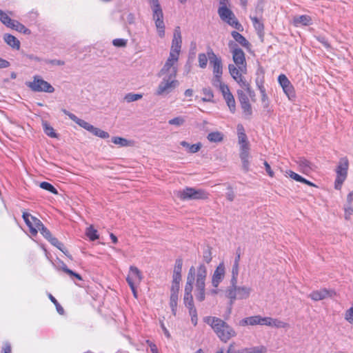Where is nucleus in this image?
<instances>
[{
  "mask_svg": "<svg viewBox=\"0 0 353 353\" xmlns=\"http://www.w3.org/2000/svg\"><path fill=\"white\" fill-rule=\"evenodd\" d=\"M27 57L30 60L37 61V62H43V60H44V59H43L37 56H35L34 54H28V55H27Z\"/></svg>",
  "mask_w": 353,
  "mask_h": 353,
  "instance_id": "nucleus-64",
  "label": "nucleus"
},
{
  "mask_svg": "<svg viewBox=\"0 0 353 353\" xmlns=\"http://www.w3.org/2000/svg\"><path fill=\"white\" fill-rule=\"evenodd\" d=\"M185 119L183 117H176L168 121L170 125H175L177 127L181 126L185 123Z\"/></svg>",
  "mask_w": 353,
  "mask_h": 353,
  "instance_id": "nucleus-48",
  "label": "nucleus"
},
{
  "mask_svg": "<svg viewBox=\"0 0 353 353\" xmlns=\"http://www.w3.org/2000/svg\"><path fill=\"white\" fill-rule=\"evenodd\" d=\"M178 300L179 294H170V306L174 315L176 313Z\"/></svg>",
  "mask_w": 353,
  "mask_h": 353,
  "instance_id": "nucleus-40",
  "label": "nucleus"
},
{
  "mask_svg": "<svg viewBox=\"0 0 353 353\" xmlns=\"http://www.w3.org/2000/svg\"><path fill=\"white\" fill-rule=\"evenodd\" d=\"M238 97L239 99L240 104H243L244 102H249V99L243 90H237Z\"/></svg>",
  "mask_w": 353,
  "mask_h": 353,
  "instance_id": "nucleus-58",
  "label": "nucleus"
},
{
  "mask_svg": "<svg viewBox=\"0 0 353 353\" xmlns=\"http://www.w3.org/2000/svg\"><path fill=\"white\" fill-rule=\"evenodd\" d=\"M203 321L211 327L217 337L223 343H227L236 336L235 330L220 318L205 316Z\"/></svg>",
  "mask_w": 353,
  "mask_h": 353,
  "instance_id": "nucleus-2",
  "label": "nucleus"
},
{
  "mask_svg": "<svg viewBox=\"0 0 353 353\" xmlns=\"http://www.w3.org/2000/svg\"><path fill=\"white\" fill-rule=\"evenodd\" d=\"M266 317H262L260 315H255L245 317L239 321V325L244 327L247 325H265L267 321Z\"/></svg>",
  "mask_w": 353,
  "mask_h": 353,
  "instance_id": "nucleus-17",
  "label": "nucleus"
},
{
  "mask_svg": "<svg viewBox=\"0 0 353 353\" xmlns=\"http://www.w3.org/2000/svg\"><path fill=\"white\" fill-rule=\"evenodd\" d=\"M241 107L245 117H250L252 115V110L250 101L247 103L244 102L243 104H241Z\"/></svg>",
  "mask_w": 353,
  "mask_h": 353,
  "instance_id": "nucleus-49",
  "label": "nucleus"
},
{
  "mask_svg": "<svg viewBox=\"0 0 353 353\" xmlns=\"http://www.w3.org/2000/svg\"><path fill=\"white\" fill-rule=\"evenodd\" d=\"M348 168L349 161L347 158L346 157L340 158L335 170L336 176L334 181V188L336 190H340L341 189L342 185L347 176Z\"/></svg>",
  "mask_w": 353,
  "mask_h": 353,
  "instance_id": "nucleus-7",
  "label": "nucleus"
},
{
  "mask_svg": "<svg viewBox=\"0 0 353 353\" xmlns=\"http://www.w3.org/2000/svg\"><path fill=\"white\" fill-rule=\"evenodd\" d=\"M180 289V283H173L172 282L171 286V294H179V291Z\"/></svg>",
  "mask_w": 353,
  "mask_h": 353,
  "instance_id": "nucleus-61",
  "label": "nucleus"
},
{
  "mask_svg": "<svg viewBox=\"0 0 353 353\" xmlns=\"http://www.w3.org/2000/svg\"><path fill=\"white\" fill-rule=\"evenodd\" d=\"M228 46L232 54V59L234 63V65L236 66L247 67L245 53L242 49H241L237 44L233 41H230Z\"/></svg>",
  "mask_w": 353,
  "mask_h": 353,
  "instance_id": "nucleus-12",
  "label": "nucleus"
},
{
  "mask_svg": "<svg viewBox=\"0 0 353 353\" xmlns=\"http://www.w3.org/2000/svg\"><path fill=\"white\" fill-rule=\"evenodd\" d=\"M250 19L252 21L253 26L257 34L261 37L264 30L263 23L256 17L250 16Z\"/></svg>",
  "mask_w": 353,
  "mask_h": 353,
  "instance_id": "nucleus-31",
  "label": "nucleus"
},
{
  "mask_svg": "<svg viewBox=\"0 0 353 353\" xmlns=\"http://www.w3.org/2000/svg\"><path fill=\"white\" fill-rule=\"evenodd\" d=\"M13 30H15L21 33L30 34V30L28 29L24 25L19 23L18 21L13 20L10 26L9 27Z\"/></svg>",
  "mask_w": 353,
  "mask_h": 353,
  "instance_id": "nucleus-32",
  "label": "nucleus"
},
{
  "mask_svg": "<svg viewBox=\"0 0 353 353\" xmlns=\"http://www.w3.org/2000/svg\"><path fill=\"white\" fill-rule=\"evenodd\" d=\"M228 70L231 77L239 84V85L248 92H250V84L243 76V74L247 73V67L236 66L234 64H229Z\"/></svg>",
  "mask_w": 353,
  "mask_h": 353,
  "instance_id": "nucleus-5",
  "label": "nucleus"
},
{
  "mask_svg": "<svg viewBox=\"0 0 353 353\" xmlns=\"http://www.w3.org/2000/svg\"><path fill=\"white\" fill-rule=\"evenodd\" d=\"M43 131L46 134L51 138L57 137V134L54 132V128L50 125L46 121L42 123Z\"/></svg>",
  "mask_w": 353,
  "mask_h": 353,
  "instance_id": "nucleus-39",
  "label": "nucleus"
},
{
  "mask_svg": "<svg viewBox=\"0 0 353 353\" xmlns=\"http://www.w3.org/2000/svg\"><path fill=\"white\" fill-rule=\"evenodd\" d=\"M152 12V19L154 21L158 35L163 38L165 36V23L163 21V12L159 0H147Z\"/></svg>",
  "mask_w": 353,
  "mask_h": 353,
  "instance_id": "nucleus-3",
  "label": "nucleus"
},
{
  "mask_svg": "<svg viewBox=\"0 0 353 353\" xmlns=\"http://www.w3.org/2000/svg\"><path fill=\"white\" fill-rule=\"evenodd\" d=\"M220 6L218 9V14L221 19L232 27L239 29L241 24L236 19L234 13L228 8L229 0H219Z\"/></svg>",
  "mask_w": 353,
  "mask_h": 353,
  "instance_id": "nucleus-4",
  "label": "nucleus"
},
{
  "mask_svg": "<svg viewBox=\"0 0 353 353\" xmlns=\"http://www.w3.org/2000/svg\"><path fill=\"white\" fill-rule=\"evenodd\" d=\"M128 43V40L125 39H115L112 41V44L115 47L123 48L125 47Z\"/></svg>",
  "mask_w": 353,
  "mask_h": 353,
  "instance_id": "nucleus-56",
  "label": "nucleus"
},
{
  "mask_svg": "<svg viewBox=\"0 0 353 353\" xmlns=\"http://www.w3.org/2000/svg\"><path fill=\"white\" fill-rule=\"evenodd\" d=\"M225 275V266L223 262H221L214 270L211 279V283L214 288H218L223 281Z\"/></svg>",
  "mask_w": 353,
  "mask_h": 353,
  "instance_id": "nucleus-16",
  "label": "nucleus"
},
{
  "mask_svg": "<svg viewBox=\"0 0 353 353\" xmlns=\"http://www.w3.org/2000/svg\"><path fill=\"white\" fill-rule=\"evenodd\" d=\"M182 44L181 32L180 27L175 28L172 41L171 48L169 55L179 59Z\"/></svg>",
  "mask_w": 353,
  "mask_h": 353,
  "instance_id": "nucleus-13",
  "label": "nucleus"
},
{
  "mask_svg": "<svg viewBox=\"0 0 353 353\" xmlns=\"http://www.w3.org/2000/svg\"><path fill=\"white\" fill-rule=\"evenodd\" d=\"M278 82L288 99L294 101L296 98L294 88L286 75L283 74H280L278 77Z\"/></svg>",
  "mask_w": 353,
  "mask_h": 353,
  "instance_id": "nucleus-14",
  "label": "nucleus"
},
{
  "mask_svg": "<svg viewBox=\"0 0 353 353\" xmlns=\"http://www.w3.org/2000/svg\"><path fill=\"white\" fill-rule=\"evenodd\" d=\"M300 170L305 174H307L314 170V165L312 163L304 157H298L296 160Z\"/></svg>",
  "mask_w": 353,
  "mask_h": 353,
  "instance_id": "nucleus-23",
  "label": "nucleus"
},
{
  "mask_svg": "<svg viewBox=\"0 0 353 353\" xmlns=\"http://www.w3.org/2000/svg\"><path fill=\"white\" fill-rule=\"evenodd\" d=\"M267 349L265 346H254L250 347H245L239 350L236 353H265Z\"/></svg>",
  "mask_w": 353,
  "mask_h": 353,
  "instance_id": "nucleus-30",
  "label": "nucleus"
},
{
  "mask_svg": "<svg viewBox=\"0 0 353 353\" xmlns=\"http://www.w3.org/2000/svg\"><path fill=\"white\" fill-rule=\"evenodd\" d=\"M344 216L346 220H350L353 214V207L352 203H347L344 205Z\"/></svg>",
  "mask_w": 353,
  "mask_h": 353,
  "instance_id": "nucleus-45",
  "label": "nucleus"
},
{
  "mask_svg": "<svg viewBox=\"0 0 353 353\" xmlns=\"http://www.w3.org/2000/svg\"><path fill=\"white\" fill-rule=\"evenodd\" d=\"M221 94L223 95L224 100L225 101L227 105L230 109V111L232 113H234L236 111V102L233 94L230 90V88H228V90L222 91Z\"/></svg>",
  "mask_w": 353,
  "mask_h": 353,
  "instance_id": "nucleus-22",
  "label": "nucleus"
},
{
  "mask_svg": "<svg viewBox=\"0 0 353 353\" xmlns=\"http://www.w3.org/2000/svg\"><path fill=\"white\" fill-rule=\"evenodd\" d=\"M232 37L234 39L239 43L240 45H241L243 47H248L249 42L247 41V39L239 32L236 31H232L231 33Z\"/></svg>",
  "mask_w": 353,
  "mask_h": 353,
  "instance_id": "nucleus-34",
  "label": "nucleus"
},
{
  "mask_svg": "<svg viewBox=\"0 0 353 353\" xmlns=\"http://www.w3.org/2000/svg\"><path fill=\"white\" fill-rule=\"evenodd\" d=\"M4 41L13 49L19 50L20 48V41L14 36L10 34L3 35Z\"/></svg>",
  "mask_w": 353,
  "mask_h": 353,
  "instance_id": "nucleus-26",
  "label": "nucleus"
},
{
  "mask_svg": "<svg viewBox=\"0 0 353 353\" xmlns=\"http://www.w3.org/2000/svg\"><path fill=\"white\" fill-rule=\"evenodd\" d=\"M208 59H209V58L208 56V52L206 54L199 53L198 54L199 66L202 69L205 68L208 65Z\"/></svg>",
  "mask_w": 353,
  "mask_h": 353,
  "instance_id": "nucleus-41",
  "label": "nucleus"
},
{
  "mask_svg": "<svg viewBox=\"0 0 353 353\" xmlns=\"http://www.w3.org/2000/svg\"><path fill=\"white\" fill-rule=\"evenodd\" d=\"M176 195L183 201L205 199L208 196V194L205 190L189 187L178 191Z\"/></svg>",
  "mask_w": 353,
  "mask_h": 353,
  "instance_id": "nucleus-10",
  "label": "nucleus"
},
{
  "mask_svg": "<svg viewBox=\"0 0 353 353\" xmlns=\"http://www.w3.org/2000/svg\"><path fill=\"white\" fill-rule=\"evenodd\" d=\"M179 59L169 55L163 68L161 69L159 76H166L176 77L177 73V63Z\"/></svg>",
  "mask_w": 353,
  "mask_h": 353,
  "instance_id": "nucleus-11",
  "label": "nucleus"
},
{
  "mask_svg": "<svg viewBox=\"0 0 353 353\" xmlns=\"http://www.w3.org/2000/svg\"><path fill=\"white\" fill-rule=\"evenodd\" d=\"M2 350L3 353H12L10 344L8 342L5 343L3 344Z\"/></svg>",
  "mask_w": 353,
  "mask_h": 353,
  "instance_id": "nucleus-63",
  "label": "nucleus"
},
{
  "mask_svg": "<svg viewBox=\"0 0 353 353\" xmlns=\"http://www.w3.org/2000/svg\"><path fill=\"white\" fill-rule=\"evenodd\" d=\"M238 140L240 148L242 146H249V142L248 141V138L245 133H241V134H238Z\"/></svg>",
  "mask_w": 353,
  "mask_h": 353,
  "instance_id": "nucleus-54",
  "label": "nucleus"
},
{
  "mask_svg": "<svg viewBox=\"0 0 353 353\" xmlns=\"http://www.w3.org/2000/svg\"><path fill=\"white\" fill-rule=\"evenodd\" d=\"M48 297L50 299V301L54 304L57 312L59 314L63 315L64 314V310L63 307L59 303L57 300L51 294H48Z\"/></svg>",
  "mask_w": 353,
  "mask_h": 353,
  "instance_id": "nucleus-50",
  "label": "nucleus"
},
{
  "mask_svg": "<svg viewBox=\"0 0 353 353\" xmlns=\"http://www.w3.org/2000/svg\"><path fill=\"white\" fill-rule=\"evenodd\" d=\"M332 294V291L324 288L319 290L313 291L309 294V297L312 300L317 301L323 300L327 297H331Z\"/></svg>",
  "mask_w": 353,
  "mask_h": 353,
  "instance_id": "nucleus-21",
  "label": "nucleus"
},
{
  "mask_svg": "<svg viewBox=\"0 0 353 353\" xmlns=\"http://www.w3.org/2000/svg\"><path fill=\"white\" fill-rule=\"evenodd\" d=\"M0 21L9 28L13 20L11 19L6 12L0 9Z\"/></svg>",
  "mask_w": 353,
  "mask_h": 353,
  "instance_id": "nucleus-43",
  "label": "nucleus"
},
{
  "mask_svg": "<svg viewBox=\"0 0 353 353\" xmlns=\"http://www.w3.org/2000/svg\"><path fill=\"white\" fill-rule=\"evenodd\" d=\"M85 234L90 241H95L99 239L97 230H95L92 225L87 228Z\"/></svg>",
  "mask_w": 353,
  "mask_h": 353,
  "instance_id": "nucleus-42",
  "label": "nucleus"
},
{
  "mask_svg": "<svg viewBox=\"0 0 353 353\" xmlns=\"http://www.w3.org/2000/svg\"><path fill=\"white\" fill-rule=\"evenodd\" d=\"M250 147L242 146L240 148V159L242 162V166L245 171L249 170L250 168Z\"/></svg>",
  "mask_w": 353,
  "mask_h": 353,
  "instance_id": "nucleus-24",
  "label": "nucleus"
},
{
  "mask_svg": "<svg viewBox=\"0 0 353 353\" xmlns=\"http://www.w3.org/2000/svg\"><path fill=\"white\" fill-rule=\"evenodd\" d=\"M37 223V232L39 231L41 234L48 241L53 237L50 230L44 226L41 221H36Z\"/></svg>",
  "mask_w": 353,
  "mask_h": 353,
  "instance_id": "nucleus-33",
  "label": "nucleus"
},
{
  "mask_svg": "<svg viewBox=\"0 0 353 353\" xmlns=\"http://www.w3.org/2000/svg\"><path fill=\"white\" fill-rule=\"evenodd\" d=\"M26 85L33 92L52 93L54 92V87L45 81L39 75H34L32 81H27Z\"/></svg>",
  "mask_w": 353,
  "mask_h": 353,
  "instance_id": "nucleus-8",
  "label": "nucleus"
},
{
  "mask_svg": "<svg viewBox=\"0 0 353 353\" xmlns=\"http://www.w3.org/2000/svg\"><path fill=\"white\" fill-rule=\"evenodd\" d=\"M181 145L183 147L186 148L188 151L190 153H196L201 149L202 145L201 143L190 145V143L185 141H181Z\"/></svg>",
  "mask_w": 353,
  "mask_h": 353,
  "instance_id": "nucleus-36",
  "label": "nucleus"
},
{
  "mask_svg": "<svg viewBox=\"0 0 353 353\" xmlns=\"http://www.w3.org/2000/svg\"><path fill=\"white\" fill-rule=\"evenodd\" d=\"M267 321L265 323V325L270 326V327H274L276 328H286L289 327V325L283 322L279 319H272L271 317H266Z\"/></svg>",
  "mask_w": 353,
  "mask_h": 353,
  "instance_id": "nucleus-28",
  "label": "nucleus"
},
{
  "mask_svg": "<svg viewBox=\"0 0 353 353\" xmlns=\"http://www.w3.org/2000/svg\"><path fill=\"white\" fill-rule=\"evenodd\" d=\"M203 261L206 263H210L212 259V252L210 248H207L204 250L203 253Z\"/></svg>",
  "mask_w": 353,
  "mask_h": 353,
  "instance_id": "nucleus-55",
  "label": "nucleus"
},
{
  "mask_svg": "<svg viewBox=\"0 0 353 353\" xmlns=\"http://www.w3.org/2000/svg\"><path fill=\"white\" fill-rule=\"evenodd\" d=\"M112 141L116 145L121 146H126L128 145V141L124 138L119 137H114L112 138Z\"/></svg>",
  "mask_w": 353,
  "mask_h": 353,
  "instance_id": "nucleus-52",
  "label": "nucleus"
},
{
  "mask_svg": "<svg viewBox=\"0 0 353 353\" xmlns=\"http://www.w3.org/2000/svg\"><path fill=\"white\" fill-rule=\"evenodd\" d=\"M208 270L206 265L201 263L195 268L191 266L189 269L184 294H192L194 287V296L198 301H203L205 299V281Z\"/></svg>",
  "mask_w": 353,
  "mask_h": 353,
  "instance_id": "nucleus-1",
  "label": "nucleus"
},
{
  "mask_svg": "<svg viewBox=\"0 0 353 353\" xmlns=\"http://www.w3.org/2000/svg\"><path fill=\"white\" fill-rule=\"evenodd\" d=\"M345 319L350 323L353 324V307H351L345 313Z\"/></svg>",
  "mask_w": 353,
  "mask_h": 353,
  "instance_id": "nucleus-57",
  "label": "nucleus"
},
{
  "mask_svg": "<svg viewBox=\"0 0 353 353\" xmlns=\"http://www.w3.org/2000/svg\"><path fill=\"white\" fill-rule=\"evenodd\" d=\"M222 74H214L212 79V85L219 88L220 92L228 90V85L224 83L221 80Z\"/></svg>",
  "mask_w": 353,
  "mask_h": 353,
  "instance_id": "nucleus-29",
  "label": "nucleus"
},
{
  "mask_svg": "<svg viewBox=\"0 0 353 353\" xmlns=\"http://www.w3.org/2000/svg\"><path fill=\"white\" fill-rule=\"evenodd\" d=\"M142 279L141 273L135 266H130L129 274L126 278V281L130 288H133V285L139 283Z\"/></svg>",
  "mask_w": 353,
  "mask_h": 353,
  "instance_id": "nucleus-18",
  "label": "nucleus"
},
{
  "mask_svg": "<svg viewBox=\"0 0 353 353\" xmlns=\"http://www.w3.org/2000/svg\"><path fill=\"white\" fill-rule=\"evenodd\" d=\"M293 22L296 26H308L312 23V18L306 14L299 15L294 17Z\"/></svg>",
  "mask_w": 353,
  "mask_h": 353,
  "instance_id": "nucleus-27",
  "label": "nucleus"
},
{
  "mask_svg": "<svg viewBox=\"0 0 353 353\" xmlns=\"http://www.w3.org/2000/svg\"><path fill=\"white\" fill-rule=\"evenodd\" d=\"M204 97L202 98L203 101L210 102L212 101L214 97V94L210 88H205L202 90Z\"/></svg>",
  "mask_w": 353,
  "mask_h": 353,
  "instance_id": "nucleus-47",
  "label": "nucleus"
},
{
  "mask_svg": "<svg viewBox=\"0 0 353 353\" xmlns=\"http://www.w3.org/2000/svg\"><path fill=\"white\" fill-rule=\"evenodd\" d=\"M208 56L210 61V64L212 67L213 74H223V64L221 59L218 57L211 48L208 49Z\"/></svg>",
  "mask_w": 353,
  "mask_h": 353,
  "instance_id": "nucleus-15",
  "label": "nucleus"
},
{
  "mask_svg": "<svg viewBox=\"0 0 353 353\" xmlns=\"http://www.w3.org/2000/svg\"><path fill=\"white\" fill-rule=\"evenodd\" d=\"M252 289L247 286H233L231 285L225 291V296L232 305L236 299H246L250 296Z\"/></svg>",
  "mask_w": 353,
  "mask_h": 353,
  "instance_id": "nucleus-6",
  "label": "nucleus"
},
{
  "mask_svg": "<svg viewBox=\"0 0 353 353\" xmlns=\"http://www.w3.org/2000/svg\"><path fill=\"white\" fill-rule=\"evenodd\" d=\"M183 266V260L181 259H177L175 261V265L173 270V274H181Z\"/></svg>",
  "mask_w": 353,
  "mask_h": 353,
  "instance_id": "nucleus-53",
  "label": "nucleus"
},
{
  "mask_svg": "<svg viewBox=\"0 0 353 353\" xmlns=\"http://www.w3.org/2000/svg\"><path fill=\"white\" fill-rule=\"evenodd\" d=\"M81 128H84L85 130H88V132H91L95 136H98L99 133L101 131L100 128H96L91 125L90 123H88L87 121L83 120L81 123H80V125Z\"/></svg>",
  "mask_w": 353,
  "mask_h": 353,
  "instance_id": "nucleus-35",
  "label": "nucleus"
},
{
  "mask_svg": "<svg viewBox=\"0 0 353 353\" xmlns=\"http://www.w3.org/2000/svg\"><path fill=\"white\" fill-rule=\"evenodd\" d=\"M287 174L290 176V178L293 179L296 181L301 182V181H303V177L294 172L293 171L289 170L288 172H287Z\"/></svg>",
  "mask_w": 353,
  "mask_h": 353,
  "instance_id": "nucleus-60",
  "label": "nucleus"
},
{
  "mask_svg": "<svg viewBox=\"0 0 353 353\" xmlns=\"http://www.w3.org/2000/svg\"><path fill=\"white\" fill-rule=\"evenodd\" d=\"M162 80L159 83L155 94L158 96H165L171 93L179 85L176 77L162 76Z\"/></svg>",
  "mask_w": 353,
  "mask_h": 353,
  "instance_id": "nucleus-9",
  "label": "nucleus"
},
{
  "mask_svg": "<svg viewBox=\"0 0 353 353\" xmlns=\"http://www.w3.org/2000/svg\"><path fill=\"white\" fill-rule=\"evenodd\" d=\"M207 138L210 142L218 143L223 141V134L218 131L212 132L208 134Z\"/></svg>",
  "mask_w": 353,
  "mask_h": 353,
  "instance_id": "nucleus-37",
  "label": "nucleus"
},
{
  "mask_svg": "<svg viewBox=\"0 0 353 353\" xmlns=\"http://www.w3.org/2000/svg\"><path fill=\"white\" fill-rule=\"evenodd\" d=\"M49 242L58 249H61L60 247L63 248V243L55 237H52Z\"/></svg>",
  "mask_w": 353,
  "mask_h": 353,
  "instance_id": "nucleus-62",
  "label": "nucleus"
},
{
  "mask_svg": "<svg viewBox=\"0 0 353 353\" xmlns=\"http://www.w3.org/2000/svg\"><path fill=\"white\" fill-rule=\"evenodd\" d=\"M52 265L57 270H62L68 274L71 279L76 278L79 281H82V276L79 274L69 269L63 261H58L57 263H52Z\"/></svg>",
  "mask_w": 353,
  "mask_h": 353,
  "instance_id": "nucleus-20",
  "label": "nucleus"
},
{
  "mask_svg": "<svg viewBox=\"0 0 353 353\" xmlns=\"http://www.w3.org/2000/svg\"><path fill=\"white\" fill-rule=\"evenodd\" d=\"M43 63L46 64H50L52 65H63L64 61L58 59H44Z\"/></svg>",
  "mask_w": 353,
  "mask_h": 353,
  "instance_id": "nucleus-59",
  "label": "nucleus"
},
{
  "mask_svg": "<svg viewBox=\"0 0 353 353\" xmlns=\"http://www.w3.org/2000/svg\"><path fill=\"white\" fill-rule=\"evenodd\" d=\"M40 188H41L43 190H48L50 192L57 194L58 192L57 189L50 183L46 181H43L40 183Z\"/></svg>",
  "mask_w": 353,
  "mask_h": 353,
  "instance_id": "nucleus-46",
  "label": "nucleus"
},
{
  "mask_svg": "<svg viewBox=\"0 0 353 353\" xmlns=\"http://www.w3.org/2000/svg\"><path fill=\"white\" fill-rule=\"evenodd\" d=\"M62 112L79 125H80V123L83 121V119L78 118L75 114L70 112L65 109H63Z\"/></svg>",
  "mask_w": 353,
  "mask_h": 353,
  "instance_id": "nucleus-51",
  "label": "nucleus"
},
{
  "mask_svg": "<svg viewBox=\"0 0 353 353\" xmlns=\"http://www.w3.org/2000/svg\"><path fill=\"white\" fill-rule=\"evenodd\" d=\"M143 97L141 94L128 93L124 97V100L128 103L138 101Z\"/></svg>",
  "mask_w": 353,
  "mask_h": 353,
  "instance_id": "nucleus-44",
  "label": "nucleus"
},
{
  "mask_svg": "<svg viewBox=\"0 0 353 353\" xmlns=\"http://www.w3.org/2000/svg\"><path fill=\"white\" fill-rule=\"evenodd\" d=\"M22 217L30 229V232L32 236L37 234V223L36 221H40L39 219L32 216L30 213L23 212Z\"/></svg>",
  "mask_w": 353,
  "mask_h": 353,
  "instance_id": "nucleus-19",
  "label": "nucleus"
},
{
  "mask_svg": "<svg viewBox=\"0 0 353 353\" xmlns=\"http://www.w3.org/2000/svg\"><path fill=\"white\" fill-rule=\"evenodd\" d=\"M183 303L185 305L189 310V314L190 316H194L197 315V311L194 305L193 296L192 294H184L183 296Z\"/></svg>",
  "mask_w": 353,
  "mask_h": 353,
  "instance_id": "nucleus-25",
  "label": "nucleus"
},
{
  "mask_svg": "<svg viewBox=\"0 0 353 353\" xmlns=\"http://www.w3.org/2000/svg\"><path fill=\"white\" fill-rule=\"evenodd\" d=\"M239 264L233 263L232 268V277L230 280V284L234 286L237 284V278L239 275Z\"/></svg>",
  "mask_w": 353,
  "mask_h": 353,
  "instance_id": "nucleus-38",
  "label": "nucleus"
}]
</instances>
